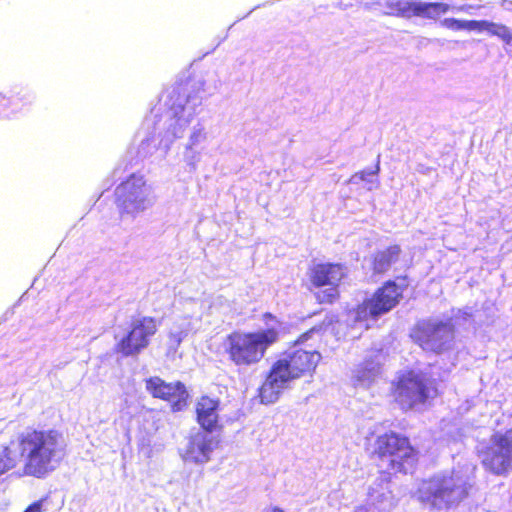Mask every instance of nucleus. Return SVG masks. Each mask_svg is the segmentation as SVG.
<instances>
[{"label":"nucleus","instance_id":"6ab92c4d","mask_svg":"<svg viewBox=\"0 0 512 512\" xmlns=\"http://www.w3.org/2000/svg\"><path fill=\"white\" fill-rule=\"evenodd\" d=\"M400 252L398 246H392L376 254L373 268L377 273H383L389 269L391 264L397 259Z\"/></svg>","mask_w":512,"mask_h":512},{"label":"nucleus","instance_id":"0eeeda50","mask_svg":"<svg viewBox=\"0 0 512 512\" xmlns=\"http://www.w3.org/2000/svg\"><path fill=\"white\" fill-rule=\"evenodd\" d=\"M121 216L135 218L153 205L152 189L142 175H131L115 190Z\"/></svg>","mask_w":512,"mask_h":512},{"label":"nucleus","instance_id":"bb28decb","mask_svg":"<svg viewBox=\"0 0 512 512\" xmlns=\"http://www.w3.org/2000/svg\"><path fill=\"white\" fill-rule=\"evenodd\" d=\"M428 2L412 0L411 16L426 18Z\"/></svg>","mask_w":512,"mask_h":512},{"label":"nucleus","instance_id":"1a4fd4ad","mask_svg":"<svg viewBox=\"0 0 512 512\" xmlns=\"http://www.w3.org/2000/svg\"><path fill=\"white\" fill-rule=\"evenodd\" d=\"M437 389L434 382L423 374L408 372L398 381L395 391L396 401L403 408H412L417 404L435 397Z\"/></svg>","mask_w":512,"mask_h":512},{"label":"nucleus","instance_id":"f257e3e1","mask_svg":"<svg viewBox=\"0 0 512 512\" xmlns=\"http://www.w3.org/2000/svg\"><path fill=\"white\" fill-rule=\"evenodd\" d=\"M27 476L44 478L54 471L65 455V441L56 430H27L15 441Z\"/></svg>","mask_w":512,"mask_h":512},{"label":"nucleus","instance_id":"f03ea898","mask_svg":"<svg viewBox=\"0 0 512 512\" xmlns=\"http://www.w3.org/2000/svg\"><path fill=\"white\" fill-rule=\"evenodd\" d=\"M203 92L204 83L202 82L194 83L189 88L177 92L175 99L172 98L173 102L165 115L164 131L158 146L153 139H146L140 144L139 153L143 157L154 154L158 149L166 155L172 144L185 135L202 104Z\"/></svg>","mask_w":512,"mask_h":512},{"label":"nucleus","instance_id":"423d86ee","mask_svg":"<svg viewBox=\"0 0 512 512\" xmlns=\"http://www.w3.org/2000/svg\"><path fill=\"white\" fill-rule=\"evenodd\" d=\"M375 452L380 458L379 466L388 473L411 472L416 463V453L407 438L395 433H386L377 438Z\"/></svg>","mask_w":512,"mask_h":512},{"label":"nucleus","instance_id":"2eb2a0df","mask_svg":"<svg viewBox=\"0 0 512 512\" xmlns=\"http://www.w3.org/2000/svg\"><path fill=\"white\" fill-rule=\"evenodd\" d=\"M146 389L154 397L171 402L173 409L177 411L185 406L188 397V393L182 383H166L158 377L147 380Z\"/></svg>","mask_w":512,"mask_h":512},{"label":"nucleus","instance_id":"473e14b6","mask_svg":"<svg viewBox=\"0 0 512 512\" xmlns=\"http://www.w3.org/2000/svg\"><path fill=\"white\" fill-rule=\"evenodd\" d=\"M389 506H390V504H389V505H382V506L380 507V509H379V510H385V509H386V508H388Z\"/></svg>","mask_w":512,"mask_h":512},{"label":"nucleus","instance_id":"c756f323","mask_svg":"<svg viewBox=\"0 0 512 512\" xmlns=\"http://www.w3.org/2000/svg\"><path fill=\"white\" fill-rule=\"evenodd\" d=\"M45 499L32 503L24 512H42Z\"/></svg>","mask_w":512,"mask_h":512},{"label":"nucleus","instance_id":"20e7f679","mask_svg":"<svg viewBox=\"0 0 512 512\" xmlns=\"http://www.w3.org/2000/svg\"><path fill=\"white\" fill-rule=\"evenodd\" d=\"M321 360L319 352L293 348L276 361L260 388L261 402L271 404L278 400L291 381L311 374Z\"/></svg>","mask_w":512,"mask_h":512},{"label":"nucleus","instance_id":"39448f33","mask_svg":"<svg viewBox=\"0 0 512 512\" xmlns=\"http://www.w3.org/2000/svg\"><path fill=\"white\" fill-rule=\"evenodd\" d=\"M469 487V476L453 470L422 481L415 496L423 505L440 511L458 505L467 497Z\"/></svg>","mask_w":512,"mask_h":512},{"label":"nucleus","instance_id":"c85d7f7f","mask_svg":"<svg viewBox=\"0 0 512 512\" xmlns=\"http://www.w3.org/2000/svg\"><path fill=\"white\" fill-rule=\"evenodd\" d=\"M185 160L186 162L189 164V165H192V166H195L196 163L199 161L200 159V155L198 152H196L194 150V148H192V151H187L185 149Z\"/></svg>","mask_w":512,"mask_h":512},{"label":"nucleus","instance_id":"72a5a7b5","mask_svg":"<svg viewBox=\"0 0 512 512\" xmlns=\"http://www.w3.org/2000/svg\"><path fill=\"white\" fill-rule=\"evenodd\" d=\"M457 10L463 11L464 7H459V8H457Z\"/></svg>","mask_w":512,"mask_h":512},{"label":"nucleus","instance_id":"a878e982","mask_svg":"<svg viewBox=\"0 0 512 512\" xmlns=\"http://www.w3.org/2000/svg\"><path fill=\"white\" fill-rule=\"evenodd\" d=\"M489 24L487 20H464L463 30L488 32Z\"/></svg>","mask_w":512,"mask_h":512},{"label":"nucleus","instance_id":"4be33fe9","mask_svg":"<svg viewBox=\"0 0 512 512\" xmlns=\"http://www.w3.org/2000/svg\"><path fill=\"white\" fill-rule=\"evenodd\" d=\"M487 33L491 36H496L504 44L512 46V30L508 26L490 21Z\"/></svg>","mask_w":512,"mask_h":512},{"label":"nucleus","instance_id":"dca6fc26","mask_svg":"<svg viewBox=\"0 0 512 512\" xmlns=\"http://www.w3.org/2000/svg\"><path fill=\"white\" fill-rule=\"evenodd\" d=\"M381 355L377 353L359 364L352 372V381L355 386L369 387L380 376Z\"/></svg>","mask_w":512,"mask_h":512},{"label":"nucleus","instance_id":"9b49d317","mask_svg":"<svg viewBox=\"0 0 512 512\" xmlns=\"http://www.w3.org/2000/svg\"><path fill=\"white\" fill-rule=\"evenodd\" d=\"M411 336L423 350L435 353L449 349L454 337L452 326L439 321L420 322Z\"/></svg>","mask_w":512,"mask_h":512},{"label":"nucleus","instance_id":"6e6552de","mask_svg":"<svg viewBox=\"0 0 512 512\" xmlns=\"http://www.w3.org/2000/svg\"><path fill=\"white\" fill-rule=\"evenodd\" d=\"M403 289L395 282L388 281L374 295L350 311L349 318L357 322L377 319L393 309L402 297Z\"/></svg>","mask_w":512,"mask_h":512},{"label":"nucleus","instance_id":"a211bd4d","mask_svg":"<svg viewBox=\"0 0 512 512\" xmlns=\"http://www.w3.org/2000/svg\"><path fill=\"white\" fill-rule=\"evenodd\" d=\"M191 329V322L187 319H183L174 323V325L169 330L166 342L167 357L170 359L176 358L182 341L188 336Z\"/></svg>","mask_w":512,"mask_h":512},{"label":"nucleus","instance_id":"cd10ccee","mask_svg":"<svg viewBox=\"0 0 512 512\" xmlns=\"http://www.w3.org/2000/svg\"><path fill=\"white\" fill-rule=\"evenodd\" d=\"M440 24H441V26H443L447 29L459 31V30H463L464 20H459V19H455V18H445L444 20H442L440 22Z\"/></svg>","mask_w":512,"mask_h":512},{"label":"nucleus","instance_id":"b1692460","mask_svg":"<svg viewBox=\"0 0 512 512\" xmlns=\"http://www.w3.org/2000/svg\"><path fill=\"white\" fill-rule=\"evenodd\" d=\"M16 466V459L11 456L8 447L0 448V476Z\"/></svg>","mask_w":512,"mask_h":512},{"label":"nucleus","instance_id":"393cba45","mask_svg":"<svg viewBox=\"0 0 512 512\" xmlns=\"http://www.w3.org/2000/svg\"><path fill=\"white\" fill-rule=\"evenodd\" d=\"M450 9V5L442 2H428L426 18L437 19Z\"/></svg>","mask_w":512,"mask_h":512},{"label":"nucleus","instance_id":"f8f14e48","mask_svg":"<svg viewBox=\"0 0 512 512\" xmlns=\"http://www.w3.org/2000/svg\"><path fill=\"white\" fill-rule=\"evenodd\" d=\"M156 331L155 319L142 317L134 320L130 332L117 342L115 349L125 357L135 356L148 346L150 337Z\"/></svg>","mask_w":512,"mask_h":512},{"label":"nucleus","instance_id":"5701e85b","mask_svg":"<svg viewBox=\"0 0 512 512\" xmlns=\"http://www.w3.org/2000/svg\"><path fill=\"white\" fill-rule=\"evenodd\" d=\"M206 139L205 128L201 123H196L192 126L188 142L186 144V150L192 151V148L202 143Z\"/></svg>","mask_w":512,"mask_h":512},{"label":"nucleus","instance_id":"9d476101","mask_svg":"<svg viewBox=\"0 0 512 512\" xmlns=\"http://www.w3.org/2000/svg\"><path fill=\"white\" fill-rule=\"evenodd\" d=\"M478 453L484 467L495 474L512 469V429L504 435L492 436L489 443L480 446Z\"/></svg>","mask_w":512,"mask_h":512},{"label":"nucleus","instance_id":"4468645a","mask_svg":"<svg viewBox=\"0 0 512 512\" xmlns=\"http://www.w3.org/2000/svg\"><path fill=\"white\" fill-rule=\"evenodd\" d=\"M217 445V438L209 431H198L190 437L182 458L186 462L205 464L211 459V454Z\"/></svg>","mask_w":512,"mask_h":512},{"label":"nucleus","instance_id":"412c9836","mask_svg":"<svg viewBox=\"0 0 512 512\" xmlns=\"http://www.w3.org/2000/svg\"><path fill=\"white\" fill-rule=\"evenodd\" d=\"M378 172L379 164L377 163L374 169H368L354 174L351 178V182L358 184L359 182L363 181L365 182V188L371 191L379 186V182L376 178Z\"/></svg>","mask_w":512,"mask_h":512},{"label":"nucleus","instance_id":"7ed1b4c3","mask_svg":"<svg viewBox=\"0 0 512 512\" xmlns=\"http://www.w3.org/2000/svg\"><path fill=\"white\" fill-rule=\"evenodd\" d=\"M265 327L256 331H235L226 336L223 348L237 367L258 364L267 350L277 343L284 331L282 322L271 314L264 315Z\"/></svg>","mask_w":512,"mask_h":512},{"label":"nucleus","instance_id":"aec40b11","mask_svg":"<svg viewBox=\"0 0 512 512\" xmlns=\"http://www.w3.org/2000/svg\"><path fill=\"white\" fill-rule=\"evenodd\" d=\"M412 0H385L386 14L401 17H411Z\"/></svg>","mask_w":512,"mask_h":512},{"label":"nucleus","instance_id":"ddd939ff","mask_svg":"<svg viewBox=\"0 0 512 512\" xmlns=\"http://www.w3.org/2000/svg\"><path fill=\"white\" fill-rule=\"evenodd\" d=\"M344 275L345 269L340 264L320 263L311 268V282L317 287L329 286L316 294L319 302L331 303L338 297L337 286Z\"/></svg>","mask_w":512,"mask_h":512},{"label":"nucleus","instance_id":"f3484780","mask_svg":"<svg viewBox=\"0 0 512 512\" xmlns=\"http://www.w3.org/2000/svg\"><path fill=\"white\" fill-rule=\"evenodd\" d=\"M219 401L202 396L196 404L197 421L205 431L211 432L217 425Z\"/></svg>","mask_w":512,"mask_h":512},{"label":"nucleus","instance_id":"2f4dec72","mask_svg":"<svg viewBox=\"0 0 512 512\" xmlns=\"http://www.w3.org/2000/svg\"><path fill=\"white\" fill-rule=\"evenodd\" d=\"M502 7L505 10H512V1H510V0H503L502 1Z\"/></svg>","mask_w":512,"mask_h":512},{"label":"nucleus","instance_id":"7c9ffc66","mask_svg":"<svg viewBox=\"0 0 512 512\" xmlns=\"http://www.w3.org/2000/svg\"><path fill=\"white\" fill-rule=\"evenodd\" d=\"M375 510L376 507L374 504H367L357 507L354 512H375Z\"/></svg>","mask_w":512,"mask_h":512}]
</instances>
